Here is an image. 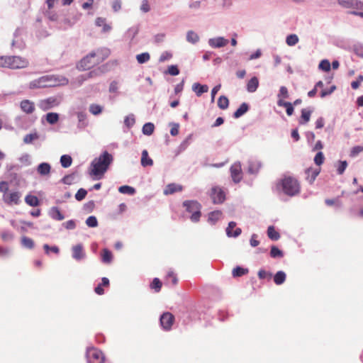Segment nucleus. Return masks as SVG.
Instances as JSON below:
<instances>
[{
    "mask_svg": "<svg viewBox=\"0 0 363 363\" xmlns=\"http://www.w3.org/2000/svg\"><path fill=\"white\" fill-rule=\"evenodd\" d=\"M270 256L272 258L282 257L284 254L277 247L273 245L271 248Z\"/></svg>",
    "mask_w": 363,
    "mask_h": 363,
    "instance_id": "3c124183",
    "label": "nucleus"
},
{
    "mask_svg": "<svg viewBox=\"0 0 363 363\" xmlns=\"http://www.w3.org/2000/svg\"><path fill=\"white\" fill-rule=\"evenodd\" d=\"M306 180L309 184H313L320 173L319 169L308 168L306 170Z\"/></svg>",
    "mask_w": 363,
    "mask_h": 363,
    "instance_id": "aec40b11",
    "label": "nucleus"
},
{
    "mask_svg": "<svg viewBox=\"0 0 363 363\" xmlns=\"http://www.w3.org/2000/svg\"><path fill=\"white\" fill-rule=\"evenodd\" d=\"M282 191L289 196H294L299 194L300 186L298 181L291 177H285L281 182Z\"/></svg>",
    "mask_w": 363,
    "mask_h": 363,
    "instance_id": "f03ea898",
    "label": "nucleus"
},
{
    "mask_svg": "<svg viewBox=\"0 0 363 363\" xmlns=\"http://www.w3.org/2000/svg\"><path fill=\"white\" fill-rule=\"evenodd\" d=\"M118 191L123 194L134 195L135 193V189L132 186L124 185L118 188Z\"/></svg>",
    "mask_w": 363,
    "mask_h": 363,
    "instance_id": "a18cd8bd",
    "label": "nucleus"
},
{
    "mask_svg": "<svg viewBox=\"0 0 363 363\" xmlns=\"http://www.w3.org/2000/svg\"><path fill=\"white\" fill-rule=\"evenodd\" d=\"M267 235L272 240H278L280 238L279 233L274 229L273 225H270L267 229Z\"/></svg>",
    "mask_w": 363,
    "mask_h": 363,
    "instance_id": "58836bf2",
    "label": "nucleus"
},
{
    "mask_svg": "<svg viewBox=\"0 0 363 363\" xmlns=\"http://www.w3.org/2000/svg\"><path fill=\"white\" fill-rule=\"evenodd\" d=\"M172 57V54L169 51H164L163 52L160 58L159 62H164L165 61L169 60Z\"/></svg>",
    "mask_w": 363,
    "mask_h": 363,
    "instance_id": "69168bd1",
    "label": "nucleus"
},
{
    "mask_svg": "<svg viewBox=\"0 0 363 363\" xmlns=\"http://www.w3.org/2000/svg\"><path fill=\"white\" fill-rule=\"evenodd\" d=\"M72 159L69 155H63L60 157V164L62 167L67 168L71 166Z\"/></svg>",
    "mask_w": 363,
    "mask_h": 363,
    "instance_id": "a19ab883",
    "label": "nucleus"
},
{
    "mask_svg": "<svg viewBox=\"0 0 363 363\" xmlns=\"http://www.w3.org/2000/svg\"><path fill=\"white\" fill-rule=\"evenodd\" d=\"M339 3L345 8L359 7V4H361L357 0H340Z\"/></svg>",
    "mask_w": 363,
    "mask_h": 363,
    "instance_id": "ea45409f",
    "label": "nucleus"
},
{
    "mask_svg": "<svg viewBox=\"0 0 363 363\" xmlns=\"http://www.w3.org/2000/svg\"><path fill=\"white\" fill-rule=\"evenodd\" d=\"M56 83V79L53 76L45 75L31 81L28 87L30 89L52 87L55 86Z\"/></svg>",
    "mask_w": 363,
    "mask_h": 363,
    "instance_id": "20e7f679",
    "label": "nucleus"
},
{
    "mask_svg": "<svg viewBox=\"0 0 363 363\" xmlns=\"http://www.w3.org/2000/svg\"><path fill=\"white\" fill-rule=\"evenodd\" d=\"M86 356L88 363H104V356L102 352L96 348H88Z\"/></svg>",
    "mask_w": 363,
    "mask_h": 363,
    "instance_id": "423d86ee",
    "label": "nucleus"
},
{
    "mask_svg": "<svg viewBox=\"0 0 363 363\" xmlns=\"http://www.w3.org/2000/svg\"><path fill=\"white\" fill-rule=\"evenodd\" d=\"M182 189L183 186L182 185L175 183H171L166 186L165 189H164V194H172L175 192L182 191Z\"/></svg>",
    "mask_w": 363,
    "mask_h": 363,
    "instance_id": "6ab92c4d",
    "label": "nucleus"
},
{
    "mask_svg": "<svg viewBox=\"0 0 363 363\" xmlns=\"http://www.w3.org/2000/svg\"><path fill=\"white\" fill-rule=\"evenodd\" d=\"M112 162L113 156L107 151H104L99 157L94 159L91 162V174L97 177L98 179H101Z\"/></svg>",
    "mask_w": 363,
    "mask_h": 363,
    "instance_id": "f257e3e1",
    "label": "nucleus"
},
{
    "mask_svg": "<svg viewBox=\"0 0 363 363\" xmlns=\"http://www.w3.org/2000/svg\"><path fill=\"white\" fill-rule=\"evenodd\" d=\"M93 52L95 54L94 60H96L98 64L105 60L111 54L110 50L106 48L98 49L96 52Z\"/></svg>",
    "mask_w": 363,
    "mask_h": 363,
    "instance_id": "dca6fc26",
    "label": "nucleus"
},
{
    "mask_svg": "<svg viewBox=\"0 0 363 363\" xmlns=\"http://www.w3.org/2000/svg\"><path fill=\"white\" fill-rule=\"evenodd\" d=\"M11 56H0V67L11 69Z\"/></svg>",
    "mask_w": 363,
    "mask_h": 363,
    "instance_id": "603ef678",
    "label": "nucleus"
},
{
    "mask_svg": "<svg viewBox=\"0 0 363 363\" xmlns=\"http://www.w3.org/2000/svg\"><path fill=\"white\" fill-rule=\"evenodd\" d=\"M192 90L196 93L197 96H201L203 94L208 91V86L206 84H201L196 82L192 85Z\"/></svg>",
    "mask_w": 363,
    "mask_h": 363,
    "instance_id": "5701e85b",
    "label": "nucleus"
},
{
    "mask_svg": "<svg viewBox=\"0 0 363 363\" xmlns=\"http://www.w3.org/2000/svg\"><path fill=\"white\" fill-rule=\"evenodd\" d=\"M208 43L212 48H220L228 43V40L220 36L208 39Z\"/></svg>",
    "mask_w": 363,
    "mask_h": 363,
    "instance_id": "2eb2a0df",
    "label": "nucleus"
},
{
    "mask_svg": "<svg viewBox=\"0 0 363 363\" xmlns=\"http://www.w3.org/2000/svg\"><path fill=\"white\" fill-rule=\"evenodd\" d=\"M141 165L144 167H150L153 164L152 160L149 157L148 152L146 150H144L142 152V157H141Z\"/></svg>",
    "mask_w": 363,
    "mask_h": 363,
    "instance_id": "c85d7f7f",
    "label": "nucleus"
},
{
    "mask_svg": "<svg viewBox=\"0 0 363 363\" xmlns=\"http://www.w3.org/2000/svg\"><path fill=\"white\" fill-rule=\"evenodd\" d=\"M249 110V105L247 103H242L240 107L234 112L233 117L238 118L243 116Z\"/></svg>",
    "mask_w": 363,
    "mask_h": 363,
    "instance_id": "7c9ffc66",
    "label": "nucleus"
},
{
    "mask_svg": "<svg viewBox=\"0 0 363 363\" xmlns=\"http://www.w3.org/2000/svg\"><path fill=\"white\" fill-rule=\"evenodd\" d=\"M353 51L354 54L361 57L363 58V45L362 44H357L353 46Z\"/></svg>",
    "mask_w": 363,
    "mask_h": 363,
    "instance_id": "052dcab7",
    "label": "nucleus"
},
{
    "mask_svg": "<svg viewBox=\"0 0 363 363\" xmlns=\"http://www.w3.org/2000/svg\"><path fill=\"white\" fill-rule=\"evenodd\" d=\"M25 202L30 206L35 207L39 206L40 201L37 196L33 195H27L25 198Z\"/></svg>",
    "mask_w": 363,
    "mask_h": 363,
    "instance_id": "e433bc0d",
    "label": "nucleus"
},
{
    "mask_svg": "<svg viewBox=\"0 0 363 363\" xmlns=\"http://www.w3.org/2000/svg\"><path fill=\"white\" fill-rule=\"evenodd\" d=\"M86 225L89 228H96L98 226V220L94 216H89L86 221H85Z\"/></svg>",
    "mask_w": 363,
    "mask_h": 363,
    "instance_id": "864d4df0",
    "label": "nucleus"
},
{
    "mask_svg": "<svg viewBox=\"0 0 363 363\" xmlns=\"http://www.w3.org/2000/svg\"><path fill=\"white\" fill-rule=\"evenodd\" d=\"M78 118V124L77 127L80 129H83L88 125V122L86 120V114L84 112H78L77 113Z\"/></svg>",
    "mask_w": 363,
    "mask_h": 363,
    "instance_id": "bb28decb",
    "label": "nucleus"
},
{
    "mask_svg": "<svg viewBox=\"0 0 363 363\" xmlns=\"http://www.w3.org/2000/svg\"><path fill=\"white\" fill-rule=\"evenodd\" d=\"M186 39L188 43L194 45L199 41L200 38L199 35L194 30H189L186 33Z\"/></svg>",
    "mask_w": 363,
    "mask_h": 363,
    "instance_id": "2f4dec72",
    "label": "nucleus"
},
{
    "mask_svg": "<svg viewBox=\"0 0 363 363\" xmlns=\"http://www.w3.org/2000/svg\"><path fill=\"white\" fill-rule=\"evenodd\" d=\"M154 130H155L154 124L152 123L149 122V123H146L145 124H144V125L143 126L142 131L144 135H150L154 132Z\"/></svg>",
    "mask_w": 363,
    "mask_h": 363,
    "instance_id": "c03bdc74",
    "label": "nucleus"
},
{
    "mask_svg": "<svg viewBox=\"0 0 363 363\" xmlns=\"http://www.w3.org/2000/svg\"><path fill=\"white\" fill-rule=\"evenodd\" d=\"M87 191L86 189L81 188L79 189L75 194L76 200L80 201H82L86 196Z\"/></svg>",
    "mask_w": 363,
    "mask_h": 363,
    "instance_id": "680f3d73",
    "label": "nucleus"
},
{
    "mask_svg": "<svg viewBox=\"0 0 363 363\" xmlns=\"http://www.w3.org/2000/svg\"><path fill=\"white\" fill-rule=\"evenodd\" d=\"M313 110L310 108H303L301 110V116L299 121V124L303 125L307 123L310 121V118Z\"/></svg>",
    "mask_w": 363,
    "mask_h": 363,
    "instance_id": "b1692460",
    "label": "nucleus"
},
{
    "mask_svg": "<svg viewBox=\"0 0 363 363\" xmlns=\"http://www.w3.org/2000/svg\"><path fill=\"white\" fill-rule=\"evenodd\" d=\"M262 167V162L259 160H250L248 162L247 172L250 174H257Z\"/></svg>",
    "mask_w": 363,
    "mask_h": 363,
    "instance_id": "a211bd4d",
    "label": "nucleus"
},
{
    "mask_svg": "<svg viewBox=\"0 0 363 363\" xmlns=\"http://www.w3.org/2000/svg\"><path fill=\"white\" fill-rule=\"evenodd\" d=\"M89 112L94 116L99 115L102 112L103 108L100 105L92 104L89 106Z\"/></svg>",
    "mask_w": 363,
    "mask_h": 363,
    "instance_id": "8fccbe9b",
    "label": "nucleus"
},
{
    "mask_svg": "<svg viewBox=\"0 0 363 363\" xmlns=\"http://www.w3.org/2000/svg\"><path fill=\"white\" fill-rule=\"evenodd\" d=\"M318 67L320 69H322L325 72H329L331 68V65L328 60H323L320 61Z\"/></svg>",
    "mask_w": 363,
    "mask_h": 363,
    "instance_id": "6e6d98bb",
    "label": "nucleus"
},
{
    "mask_svg": "<svg viewBox=\"0 0 363 363\" xmlns=\"http://www.w3.org/2000/svg\"><path fill=\"white\" fill-rule=\"evenodd\" d=\"M183 206L185 208L186 211L191 213L190 219L192 222L196 223L201 218V204L195 200H187L183 202Z\"/></svg>",
    "mask_w": 363,
    "mask_h": 363,
    "instance_id": "7ed1b4c3",
    "label": "nucleus"
},
{
    "mask_svg": "<svg viewBox=\"0 0 363 363\" xmlns=\"http://www.w3.org/2000/svg\"><path fill=\"white\" fill-rule=\"evenodd\" d=\"M43 249L45 250V252L46 254H49L50 251H51L55 254H58L60 252L59 247L55 245L50 247L48 244H45L43 245Z\"/></svg>",
    "mask_w": 363,
    "mask_h": 363,
    "instance_id": "0e129e2a",
    "label": "nucleus"
},
{
    "mask_svg": "<svg viewBox=\"0 0 363 363\" xmlns=\"http://www.w3.org/2000/svg\"><path fill=\"white\" fill-rule=\"evenodd\" d=\"M74 179H75V174H71L65 176L62 179L61 182L65 184L70 185L74 182Z\"/></svg>",
    "mask_w": 363,
    "mask_h": 363,
    "instance_id": "e2e57ef3",
    "label": "nucleus"
},
{
    "mask_svg": "<svg viewBox=\"0 0 363 363\" xmlns=\"http://www.w3.org/2000/svg\"><path fill=\"white\" fill-rule=\"evenodd\" d=\"M211 197L214 203H221L225 199L224 191L218 186H215L211 189Z\"/></svg>",
    "mask_w": 363,
    "mask_h": 363,
    "instance_id": "f8f14e48",
    "label": "nucleus"
},
{
    "mask_svg": "<svg viewBox=\"0 0 363 363\" xmlns=\"http://www.w3.org/2000/svg\"><path fill=\"white\" fill-rule=\"evenodd\" d=\"M174 317L169 312L164 313L160 318V324L162 328L165 330H169L174 323Z\"/></svg>",
    "mask_w": 363,
    "mask_h": 363,
    "instance_id": "9d476101",
    "label": "nucleus"
},
{
    "mask_svg": "<svg viewBox=\"0 0 363 363\" xmlns=\"http://www.w3.org/2000/svg\"><path fill=\"white\" fill-rule=\"evenodd\" d=\"M150 60V54L148 52H143L142 54L138 55V63H145Z\"/></svg>",
    "mask_w": 363,
    "mask_h": 363,
    "instance_id": "338daca9",
    "label": "nucleus"
},
{
    "mask_svg": "<svg viewBox=\"0 0 363 363\" xmlns=\"http://www.w3.org/2000/svg\"><path fill=\"white\" fill-rule=\"evenodd\" d=\"M236 223L230 221L225 229L226 235L228 238H237L242 233V230L240 228H236L233 232L232 230L236 227Z\"/></svg>",
    "mask_w": 363,
    "mask_h": 363,
    "instance_id": "f3484780",
    "label": "nucleus"
},
{
    "mask_svg": "<svg viewBox=\"0 0 363 363\" xmlns=\"http://www.w3.org/2000/svg\"><path fill=\"white\" fill-rule=\"evenodd\" d=\"M298 37L296 34H290L286 38V43L289 46H294L298 43Z\"/></svg>",
    "mask_w": 363,
    "mask_h": 363,
    "instance_id": "49530a36",
    "label": "nucleus"
},
{
    "mask_svg": "<svg viewBox=\"0 0 363 363\" xmlns=\"http://www.w3.org/2000/svg\"><path fill=\"white\" fill-rule=\"evenodd\" d=\"M21 110L26 113H32L35 110L34 103L29 100H23L21 102Z\"/></svg>",
    "mask_w": 363,
    "mask_h": 363,
    "instance_id": "412c9836",
    "label": "nucleus"
},
{
    "mask_svg": "<svg viewBox=\"0 0 363 363\" xmlns=\"http://www.w3.org/2000/svg\"><path fill=\"white\" fill-rule=\"evenodd\" d=\"M39 135L37 133H30L25 135L23 138V142L26 144H30L33 140L38 139Z\"/></svg>",
    "mask_w": 363,
    "mask_h": 363,
    "instance_id": "5fc2aeb1",
    "label": "nucleus"
},
{
    "mask_svg": "<svg viewBox=\"0 0 363 363\" xmlns=\"http://www.w3.org/2000/svg\"><path fill=\"white\" fill-rule=\"evenodd\" d=\"M277 105L279 106L285 107L286 114L288 116H291L294 113V106L291 103L288 102V101H284L282 99H279L277 101Z\"/></svg>",
    "mask_w": 363,
    "mask_h": 363,
    "instance_id": "a878e982",
    "label": "nucleus"
},
{
    "mask_svg": "<svg viewBox=\"0 0 363 363\" xmlns=\"http://www.w3.org/2000/svg\"><path fill=\"white\" fill-rule=\"evenodd\" d=\"M72 257L77 262L82 261L86 257V252L84 250L83 245L79 243L72 247Z\"/></svg>",
    "mask_w": 363,
    "mask_h": 363,
    "instance_id": "ddd939ff",
    "label": "nucleus"
},
{
    "mask_svg": "<svg viewBox=\"0 0 363 363\" xmlns=\"http://www.w3.org/2000/svg\"><path fill=\"white\" fill-rule=\"evenodd\" d=\"M222 212L220 211H214L208 213V221L211 225L216 224V223L221 217Z\"/></svg>",
    "mask_w": 363,
    "mask_h": 363,
    "instance_id": "72a5a7b5",
    "label": "nucleus"
},
{
    "mask_svg": "<svg viewBox=\"0 0 363 363\" xmlns=\"http://www.w3.org/2000/svg\"><path fill=\"white\" fill-rule=\"evenodd\" d=\"M108 65V64H106V65L98 67L97 69L90 71L89 72H88L85 74L80 75L79 77V81L82 83V82H84L88 79L93 78V77L101 75L104 72L108 71V69L106 68V67Z\"/></svg>",
    "mask_w": 363,
    "mask_h": 363,
    "instance_id": "1a4fd4ad",
    "label": "nucleus"
},
{
    "mask_svg": "<svg viewBox=\"0 0 363 363\" xmlns=\"http://www.w3.org/2000/svg\"><path fill=\"white\" fill-rule=\"evenodd\" d=\"M150 287L155 292H159L162 287V282L158 278H155L150 284Z\"/></svg>",
    "mask_w": 363,
    "mask_h": 363,
    "instance_id": "4d7b16f0",
    "label": "nucleus"
},
{
    "mask_svg": "<svg viewBox=\"0 0 363 363\" xmlns=\"http://www.w3.org/2000/svg\"><path fill=\"white\" fill-rule=\"evenodd\" d=\"M11 69L25 68L28 65V61L19 56H11Z\"/></svg>",
    "mask_w": 363,
    "mask_h": 363,
    "instance_id": "4468645a",
    "label": "nucleus"
},
{
    "mask_svg": "<svg viewBox=\"0 0 363 363\" xmlns=\"http://www.w3.org/2000/svg\"><path fill=\"white\" fill-rule=\"evenodd\" d=\"M230 175L235 183H239L242 179V169L240 162H235L230 169Z\"/></svg>",
    "mask_w": 363,
    "mask_h": 363,
    "instance_id": "9b49d317",
    "label": "nucleus"
},
{
    "mask_svg": "<svg viewBox=\"0 0 363 363\" xmlns=\"http://www.w3.org/2000/svg\"><path fill=\"white\" fill-rule=\"evenodd\" d=\"M259 86V80L256 77H252L247 84V90L250 93L256 91Z\"/></svg>",
    "mask_w": 363,
    "mask_h": 363,
    "instance_id": "cd10ccee",
    "label": "nucleus"
},
{
    "mask_svg": "<svg viewBox=\"0 0 363 363\" xmlns=\"http://www.w3.org/2000/svg\"><path fill=\"white\" fill-rule=\"evenodd\" d=\"M286 273L283 271L277 272L274 276V281L277 285L282 284L286 280Z\"/></svg>",
    "mask_w": 363,
    "mask_h": 363,
    "instance_id": "c9c22d12",
    "label": "nucleus"
},
{
    "mask_svg": "<svg viewBox=\"0 0 363 363\" xmlns=\"http://www.w3.org/2000/svg\"><path fill=\"white\" fill-rule=\"evenodd\" d=\"M21 194L18 191H9L5 195L2 196L3 201L9 205H19L21 202Z\"/></svg>",
    "mask_w": 363,
    "mask_h": 363,
    "instance_id": "6e6552de",
    "label": "nucleus"
},
{
    "mask_svg": "<svg viewBox=\"0 0 363 363\" xmlns=\"http://www.w3.org/2000/svg\"><path fill=\"white\" fill-rule=\"evenodd\" d=\"M48 215L50 218L55 220H62L65 218V216L57 206L52 207L49 210Z\"/></svg>",
    "mask_w": 363,
    "mask_h": 363,
    "instance_id": "4be33fe9",
    "label": "nucleus"
},
{
    "mask_svg": "<svg viewBox=\"0 0 363 363\" xmlns=\"http://www.w3.org/2000/svg\"><path fill=\"white\" fill-rule=\"evenodd\" d=\"M277 97L279 98V99H282V100H283V99L289 98V91L286 86H282L280 87Z\"/></svg>",
    "mask_w": 363,
    "mask_h": 363,
    "instance_id": "13d9d810",
    "label": "nucleus"
},
{
    "mask_svg": "<svg viewBox=\"0 0 363 363\" xmlns=\"http://www.w3.org/2000/svg\"><path fill=\"white\" fill-rule=\"evenodd\" d=\"M1 237L4 242H11L14 239V234L10 230H4L1 233Z\"/></svg>",
    "mask_w": 363,
    "mask_h": 363,
    "instance_id": "de8ad7c7",
    "label": "nucleus"
},
{
    "mask_svg": "<svg viewBox=\"0 0 363 363\" xmlns=\"http://www.w3.org/2000/svg\"><path fill=\"white\" fill-rule=\"evenodd\" d=\"M135 123V118L134 114H130L127 116L124 119L123 131L126 132L134 125Z\"/></svg>",
    "mask_w": 363,
    "mask_h": 363,
    "instance_id": "c756f323",
    "label": "nucleus"
},
{
    "mask_svg": "<svg viewBox=\"0 0 363 363\" xmlns=\"http://www.w3.org/2000/svg\"><path fill=\"white\" fill-rule=\"evenodd\" d=\"M113 259V255L111 252L105 248L103 250L102 253V262L105 264H110L112 262Z\"/></svg>",
    "mask_w": 363,
    "mask_h": 363,
    "instance_id": "79ce46f5",
    "label": "nucleus"
},
{
    "mask_svg": "<svg viewBox=\"0 0 363 363\" xmlns=\"http://www.w3.org/2000/svg\"><path fill=\"white\" fill-rule=\"evenodd\" d=\"M60 103L61 99L58 96H54L40 100L38 103V106L42 111H46L59 106Z\"/></svg>",
    "mask_w": 363,
    "mask_h": 363,
    "instance_id": "39448f33",
    "label": "nucleus"
},
{
    "mask_svg": "<svg viewBox=\"0 0 363 363\" xmlns=\"http://www.w3.org/2000/svg\"><path fill=\"white\" fill-rule=\"evenodd\" d=\"M51 166L47 162L40 163L37 167V172L41 176L48 175L50 172Z\"/></svg>",
    "mask_w": 363,
    "mask_h": 363,
    "instance_id": "393cba45",
    "label": "nucleus"
},
{
    "mask_svg": "<svg viewBox=\"0 0 363 363\" xmlns=\"http://www.w3.org/2000/svg\"><path fill=\"white\" fill-rule=\"evenodd\" d=\"M11 253V250L9 247L0 246V257H8Z\"/></svg>",
    "mask_w": 363,
    "mask_h": 363,
    "instance_id": "774afa93",
    "label": "nucleus"
},
{
    "mask_svg": "<svg viewBox=\"0 0 363 363\" xmlns=\"http://www.w3.org/2000/svg\"><path fill=\"white\" fill-rule=\"evenodd\" d=\"M94 53L90 52L89 55L83 57L77 64V67L79 70L84 71L89 69L96 65H98L96 60H94Z\"/></svg>",
    "mask_w": 363,
    "mask_h": 363,
    "instance_id": "0eeeda50",
    "label": "nucleus"
},
{
    "mask_svg": "<svg viewBox=\"0 0 363 363\" xmlns=\"http://www.w3.org/2000/svg\"><path fill=\"white\" fill-rule=\"evenodd\" d=\"M248 272L247 269L242 268L241 267H236L233 269L232 274L234 277H241Z\"/></svg>",
    "mask_w": 363,
    "mask_h": 363,
    "instance_id": "09e8293b",
    "label": "nucleus"
},
{
    "mask_svg": "<svg viewBox=\"0 0 363 363\" xmlns=\"http://www.w3.org/2000/svg\"><path fill=\"white\" fill-rule=\"evenodd\" d=\"M74 22H72L71 20L67 17L60 18L58 21V26L60 29L65 30L74 25Z\"/></svg>",
    "mask_w": 363,
    "mask_h": 363,
    "instance_id": "f704fd0d",
    "label": "nucleus"
},
{
    "mask_svg": "<svg viewBox=\"0 0 363 363\" xmlns=\"http://www.w3.org/2000/svg\"><path fill=\"white\" fill-rule=\"evenodd\" d=\"M325 160L324 155L322 152L319 151L316 153L315 157H314V162L316 165H321Z\"/></svg>",
    "mask_w": 363,
    "mask_h": 363,
    "instance_id": "bf43d9fd",
    "label": "nucleus"
},
{
    "mask_svg": "<svg viewBox=\"0 0 363 363\" xmlns=\"http://www.w3.org/2000/svg\"><path fill=\"white\" fill-rule=\"evenodd\" d=\"M43 117L45 118L46 121L50 125H55L57 123L60 118L59 114L55 112L48 113Z\"/></svg>",
    "mask_w": 363,
    "mask_h": 363,
    "instance_id": "473e14b6",
    "label": "nucleus"
},
{
    "mask_svg": "<svg viewBox=\"0 0 363 363\" xmlns=\"http://www.w3.org/2000/svg\"><path fill=\"white\" fill-rule=\"evenodd\" d=\"M229 106V100L225 96H220L218 100V106L222 109L225 110Z\"/></svg>",
    "mask_w": 363,
    "mask_h": 363,
    "instance_id": "37998d69",
    "label": "nucleus"
},
{
    "mask_svg": "<svg viewBox=\"0 0 363 363\" xmlns=\"http://www.w3.org/2000/svg\"><path fill=\"white\" fill-rule=\"evenodd\" d=\"M21 243L23 247L29 250L33 249L35 246L34 241L31 238L26 236H23L21 238Z\"/></svg>",
    "mask_w": 363,
    "mask_h": 363,
    "instance_id": "4c0bfd02",
    "label": "nucleus"
}]
</instances>
